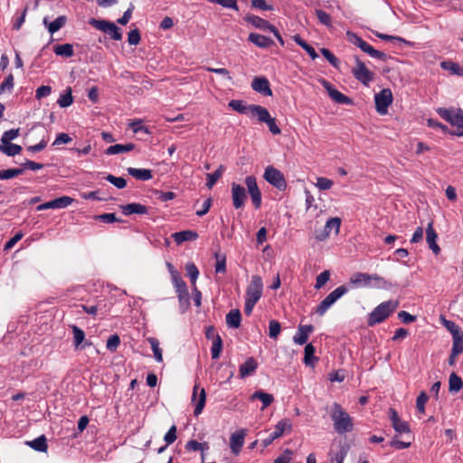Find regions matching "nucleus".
<instances>
[{"label": "nucleus", "mask_w": 463, "mask_h": 463, "mask_svg": "<svg viewBox=\"0 0 463 463\" xmlns=\"http://www.w3.org/2000/svg\"><path fill=\"white\" fill-rule=\"evenodd\" d=\"M331 419L334 422L335 430L339 434L351 432L354 429L353 419L337 402L332 405Z\"/></svg>", "instance_id": "1"}, {"label": "nucleus", "mask_w": 463, "mask_h": 463, "mask_svg": "<svg viewBox=\"0 0 463 463\" xmlns=\"http://www.w3.org/2000/svg\"><path fill=\"white\" fill-rule=\"evenodd\" d=\"M397 307L398 302L395 301L388 300L382 302L370 313L367 319L368 326H373L383 322L394 312Z\"/></svg>", "instance_id": "2"}, {"label": "nucleus", "mask_w": 463, "mask_h": 463, "mask_svg": "<svg viewBox=\"0 0 463 463\" xmlns=\"http://www.w3.org/2000/svg\"><path fill=\"white\" fill-rule=\"evenodd\" d=\"M346 37L349 43L359 47L363 52H364L371 57L381 61L387 60V55L384 52L375 50L372 45H370L367 42L364 41L356 33L348 31L346 33Z\"/></svg>", "instance_id": "3"}, {"label": "nucleus", "mask_w": 463, "mask_h": 463, "mask_svg": "<svg viewBox=\"0 0 463 463\" xmlns=\"http://www.w3.org/2000/svg\"><path fill=\"white\" fill-rule=\"evenodd\" d=\"M438 113L443 119L458 128L455 135L463 137V111L461 109H439Z\"/></svg>", "instance_id": "4"}, {"label": "nucleus", "mask_w": 463, "mask_h": 463, "mask_svg": "<svg viewBox=\"0 0 463 463\" xmlns=\"http://www.w3.org/2000/svg\"><path fill=\"white\" fill-rule=\"evenodd\" d=\"M252 117L257 118L260 123L267 124L271 134L279 135L281 133L280 128L277 125L276 118L271 117L270 113L266 108L262 106L252 108Z\"/></svg>", "instance_id": "5"}, {"label": "nucleus", "mask_w": 463, "mask_h": 463, "mask_svg": "<svg viewBox=\"0 0 463 463\" xmlns=\"http://www.w3.org/2000/svg\"><path fill=\"white\" fill-rule=\"evenodd\" d=\"M89 24L95 29L109 34L112 40L120 41L122 39L120 28L112 22L91 18L90 19Z\"/></svg>", "instance_id": "6"}, {"label": "nucleus", "mask_w": 463, "mask_h": 463, "mask_svg": "<svg viewBox=\"0 0 463 463\" xmlns=\"http://www.w3.org/2000/svg\"><path fill=\"white\" fill-rule=\"evenodd\" d=\"M263 177L269 184L279 191H284L287 188L284 175L272 165L266 167Z\"/></svg>", "instance_id": "7"}, {"label": "nucleus", "mask_w": 463, "mask_h": 463, "mask_svg": "<svg viewBox=\"0 0 463 463\" xmlns=\"http://www.w3.org/2000/svg\"><path fill=\"white\" fill-rule=\"evenodd\" d=\"M352 73L358 81L365 86H368L374 78V73L357 57L355 58V66L352 69Z\"/></svg>", "instance_id": "8"}, {"label": "nucleus", "mask_w": 463, "mask_h": 463, "mask_svg": "<svg viewBox=\"0 0 463 463\" xmlns=\"http://www.w3.org/2000/svg\"><path fill=\"white\" fill-rule=\"evenodd\" d=\"M263 283L260 276H252L250 284L246 289L245 300L257 304L262 295Z\"/></svg>", "instance_id": "9"}, {"label": "nucleus", "mask_w": 463, "mask_h": 463, "mask_svg": "<svg viewBox=\"0 0 463 463\" xmlns=\"http://www.w3.org/2000/svg\"><path fill=\"white\" fill-rule=\"evenodd\" d=\"M392 93L390 89H383L374 96L375 109L380 115H385L388 107L392 103Z\"/></svg>", "instance_id": "10"}, {"label": "nucleus", "mask_w": 463, "mask_h": 463, "mask_svg": "<svg viewBox=\"0 0 463 463\" xmlns=\"http://www.w3.org/2000/svg\"><path fill=\"white\" fill-rule=\"evenodd\" d=\"M172 280L181 305L189 306V292L185 282L177 271H172Z\"/></svg>", "instance_id": "11"}, {"label": "nucleus", "mask_w": 463, "mask_h": 463, "mask_svg": "<svg viewBox=\"0 0 463 463\" xmlns=\"http://www.w3.org/2000/svg\"><path fill=\"white\" fill-rule=\"evenodd\" d=\"M245 184L247 186L249 194L250 196L252 204L255 209H259L261 205V192L258 186L255 176L248 175L245 178Z\"/></svg>", "instance_id": "12"}, {"label": "nucleus", "mask_w": 463, "mask_h": 463, "mask_svg": "<svg viewBox=\"0 0 463 463\" xmlns=\"http://www.w3.org/2000/svg\"><path fill=\"white\" fill-rule=\"evenodd\" d=\"M206 402V392L204 388H199V384L195 383L193 394H192V402L195 404L194 415L195 417L199 416Z\"/></svg>", "instance_id": "13"}, {"label": "nucleus", "mask_w": 463, "mask_h": 463, "mask_svg": "<svg viewBox=\"0 0 463 463\" xmlns=\"http://www.w3.org/2000/svg\"><path fill=\"white\" fill-rule=\"evenodd\" d=\"M231 192H232V205L235 209H241L245 205V202L247 199V193L246 189L237 184V183H232L231 185Z\"/></svg>", "instance_id": "14"}, {"label": "nucleus", "mask_w": 463, "mask_h": 463, "mask_svg": "<svg viewBox=\"0 0 463 463\" xmlns=\"http://www.w3.org/2000/svg\"><path fill=\"white\" fill-rule=\"evenodd\" d=\"M388 415L390 418V420L392 422V426L394 429V430L399 434H410L411 433V428L407 421L402 420L399 417L397 411L390 408L388 411Z\"/></svg>", "instance_id": "15"}, {"label": "nucleus", "mask_w": 463, "mask_h": 463, "mask_svg": "<svg viewBox=\"0 0 463 463\" xmlns=\"http://www.w3.org/2000/svg\"><path fill=\"white\" fill-rule=\"evenodd\" d=\"M324 88L327 90L329 97L338 104L351 105L353 104L352 99L345 96V94L335 89L330 82L326 80H322Z\"/></svg>", "instance_id": "16"}, {"label": "nucleus", "mask_w": 463, "mask_h": 463, "mask_svg": "<svg viewBox=\"0 0 463 463\" xmlns=\"http://www.w3.org/2000/svg\"><path fill=\"white\" fill-rule=\"evenodd\" d=\"M251 88L256 92H259L264 96H272V90L270 84L266 77H256L251 81Z\"/></svg>", "instance_id": "17"}, {"label": "nucleus", "mask_w": 463, "mask_h": 463, "mask_svg": "<svg viewBox=\"0 0 463 463\" xmlns=\"http://www.w3.org/2000/svg\"><path fill=\"white\" fill-rule=\"evenodd\" d=\"M246 436V430H240L233 432L230 438V447L232 452L238 455L244 444V439Z\"/></svg>", "instance_id": "18"}, {"label": "nucleus", "mask_w": 463, "mask_h": 463, "mask_svg": "<svg viewBox=\"0 0 463 463\" xmlns=\"http://www.w3.org/2000/svg\"><path fill=\"white\" fill-rule=\"evenodd\" d=\"M314 331V326L312 325H302L299 324L298 326V331L293 336V341L295 344L302 345L307 342L309 335Z\"/></svg>", "instance_id": "19"}, {"label": "nucleus", "mask_w": 463, "mask_h": 463, "mask_svg": "<svg viewBox=\"0 0 463 463\" xmlns=\"http://www.w3.org/2000/svg\"><path fill=\"white\" fill-rule=\"evenodd\" d=\"M438 234L433 228L432 222H429L428 227L426 229V241L429 245V248L433 251L435 255L439 254L440 248L437 244Z\"/></svg>", "instance_id": "20"}, {"label": "nucleus", "mask_w": 463, "mask_h": 463, "mask_svg": "<svg viewBox=\"0 0 463 463\" xmlns=\"http://www.w3.org/2000/svg\"><path fill=\"white\" fill-rule=\"evenodd\" d=\"M120 209L123 214L128 216L131 214H146L148 209L146 205L138 203H131L124 205H120Z\"/></svg>", "instance_id": "21"}, {"label": "nucleus", "mask_w": 463, "mask_h": 463, "mask_svg": "<svg viewBox=\"0 0 463 463\" xmlns=\"http://www.w3.org/2000/svg\"><path fill=\"white\" fill-rule=\"evenodd\" d=\"M229 108L232 109L241 113V114H249L252 117V108L254 107H261L260 105H246L243 100L241 99H232L228 103Z\"/></svg>", "instance_id": "22"}, {"label": "nucleus", "mask_w": 463, "mask_h": 463, "mask_svg": "<svg viewBox=\"0 0 463 463\" xmlns=\"http://www.w3.org/2000/svg\"><path fill=\"white\" fill-rule=\"evenodd\" d=\"M248 41L260 48H269L274 43L269 37L256 33H250Z\"/></svg>", "instance_id": "23"}, {"label": "nucleus", "mask_w": 463, "mask_h": 463, "mask_svg": "<svg viewBox=\"0 0 463 463\" xmlns=\"http://www.w3.org/2000/svg\"><path fill=\"white\" fill-rule=\"evenodd\" d=\"M245 20L251 24L255 28H258V29H260V30H263V31H271V29H273L274 25H272L271 24H269V21L263 19V18H260L257 15H253V14H248L246 17H245Z\"/></svg>", "instance_id": "24"}, {"label": "nucleus", "mask_w": 463, "mask_h": 463, "mask_svg": "<svg viewBox=\"0 0 463 463\" xmlns=\"http://www.w3.org/2000/svg\"><path fill=\"white\" fill-rule=\"evenodd\" d=\"M73 334V345L76 349H83L86 345H90V343L84 342L85 340V333L79 326L72 325L71 326Z\"/></svg>", "instance_id": "25"}, {"label": "nucleus", "mask_w": 463, "mask_h": 463, "mask_svg": "<svg viewBox=\"0 0 463 463\" xmlns=\"http://www.w3.org/2000/svg\"><path fill=\"white\" fill-rule=\"evenodd\" d=\"M172 237L176 244L180 245L184 241H195L198 238V233L191 230H186L175 232L172 234Z\"/></svg>", "instance_id": "26"}, {"label": "nucleus", "mask_w": 463, "mask_h": 463, "mask_svg": "<svg viewBox=\"0 0 463 463\" xmlns=\"http://www.w3.org/2000/svg\"><path fill=\"white\" fill-rule=\"evenodd\" d=\"M258 367V363L253 357H249L240 366V376L241 378H245L252 374Z\"/></svg>", "instance_id": "27"}, {"label": "nucleus", "mask_w": 463, "mask_h": 463, "mask_svg": "<svg viewBox=\"0 0 463 463\" xmlns=\"http://www.w3.org/2000/svg\"><path fill=\"white\" fill-rule=\"evenodd\" d=\"M439 321L441 325L451 334L452 337L463 335L460 326L454 321L447 319L443 315L439 316Z\"/></svg>", "instance_id": "28"}, {"label": "nucleus", "mask_w": 463, "mask_h": 463, "mask_svg": "<svg viewBox=\"0 0 463 463\" xmlns=\"http://www.w3.org/2000/svg\"><path fill=\"white\" fill-rule=\"evenodd\" d=\"M127 171L128 175L137 180L147 181L153 177L152 171L150 169L128 167Z\"/></svg>", "instance_id": "29"}, {"label": "nucleus", "mask_w": 463, "mask_h": 463, "mask_svg": "<svg viewBox=\"0 0 463 463\" xmlns=\"http://www.w3.org/2000/svg\"><path fill=\"white\" fill-rule=\"evenodd\" d=\"M292 430V424L290 420L288 419H283L279 420L276 426L275 430L271 434L273 435V438H279L281 437L285 432H290Z\"/></svg>", "instance_id": "30"}, {"label": "nucleus", "mask_w": 463, "mask_h": 463, "mask_svg": "<svg viewBox=\"0 0 463 463\" xmlns=\"http://www.w3.org/2000/svg\"><path fill=\"white\" fill-rule=\"evenodd\" d=\"M67 22V17L65 15H61L57 17L53 22L48 24V18H43V24L48 25V31L51 34L58 32L61 28H62Z\"/></svg>", "instance_id": "31"}, {"label": "nucleus", "mask_w": 463, "mask_h": 463, "mask_svg": "<svg viewBox=\"0 0 463 463\" xmlns=\"http://www.w3.org/2000/svg\"><path fill=\"white\" fill-rule=\"evenodd\" d=\"M134 148H135V145L133 143L116 144V145L109 146L106 149L105 153L107 155H117V154L130 152Z\"/></svg>", "instance_id": "32"}, {"label": "nucleus", "mask_w": 463, "mask_h": 463, "mask_svg": "<svg viewBox=\"0 0 463 463\" xmlns=\"http://www.w3.org/2000/svg\"><path fill=\"white\" fill-rule=\"evenodd\" d=\"M241 315L239 309H232L226 315V324L229 327L238 328L241 326Z\"/></svg>", "instance_id": "33"}, {"label": "nucleus", "mask_w": 463, "mask_h": 463, "mask_svg": "<svg viewBox=\"0 0 463 463\" xmlns=\"http://www.w3.org/2000/svg\"><path fill=\"white\" fill-rule=\"evenodd\" d=\"M251 400H260L262 402L261 410L269 407L274 401L272 394L264 392L263 391H256L250 397Z\"/></svg>", "instance_id": "34"}, {"label": "nucleus", "mask_w": 463, "mask_h": 463, "mask_svg": "<svg viewBox=\"0 0 463 463\" xmlns=\"http://www.w3.org/2000/svg\"><path fill=\"white\" fill-rule=\"evenodd\" d=\"M26 444L39 452H46L48 449L47 439L44 435H42L31 441H27Z\"/></svg>", "instance_id": "35"}, {"label": "nucleus", "mask_w": 463, "mask_h": 463, "mask_svg": "<svg viewBox=\"0 0 463 463\" xmlns=\"http://www.w3.org/2000/svg\"><path fill=\"white\" fill-rule=\"evenodd\" d=\"M224 171H225L224 165H220L214 172L207 174L206 175V179H207L206 186L209 189H212L213 187V185L216 184V182L222 177Z\"/></svg>", "instance_id": "36"}, {"label": "nucleus", "mask_w": 463, "mask_h": 463, "mask_svg": "<svg viewBox=\"0 0 463 463\" xmlns=\"http://www.w3.org/2000/svg\"><path fill=\"white\" fill-rule=\"evenodd\" d=\"M348 291V288L342 285L329 293L324 299L328 302L330 306L335 304L336 300H338L342 296H344Z\"/></svg>", "instance_id": "37"}, {"label": "nucleus", "mask_w": 463, "mask_h": 463, "mask_svg": "<svg viewBox=\"0 0 463 463\" xmlns=\"http://www.w3.org/2000/svg\"><path fill=\"white\" fill-rule=\"evenodd\" d=\"M370 276H371V274L357 272V273H354L351 277L350 282L355 286H362V285L370 286L371 285V277Z\"/></svg>", "instance_id": "38"}, {"label": "nucleus", "mask_w": 463, "mask_h": 463, "mask_svg": "<svg viewBox=\"0 0 463 463\" xmlns=\"http://www.w3.org/2000/svg\"><path fill=\"white\" fill-rule=\"evenodd\" d=\"M4 141L5 140L2 139V153L7 155L8 156H14L21 153L23 149L21 146Z\"/></svg>", "instance_id": "39"}, {"label": "nucleus", "mask_w": 463, "mask_h": 463, "mask_svg": "<svg viewBox=\"0 0 463 463\" xmlns=\"http://www.w3.org/2000/svg\"><path fill=\"white\" fill-rule=\"evenodd\" d=\"M315 352L316 349L312 344L306 345L304 350V363L306 365L313 366L315 362L318 360V358L315 356Z\"/></svg>", "instance_id": "40"}, {"label": "nucleus", "mask_w": 463, "mask_h": 463, "mask_svg": "<svg viewBox=\"0 0 463 463\" xmlns=\"http://www.w3.org/2000/svg\"><path fill=\"white\" fill-rule=\"evenodd\" d=\"M53 51L56 55L70 58L73 56V46L71 43L55 45Z\"/></svg>", "instance_id": "41"}, {"label": "nucleus", "mask_w": 463, "mask_h": 463, "mask_svg": "<svg viewBox=\"0 0 463 463\" xmlns=\"http://www.w3.org/2000/svg\"><path fill=\"white\" fill-rule=\"evenodd\" d=\"M463 387V382L456 373H452L449 378V390L452 392H459Z\"/></svg>", "instance_id": "42"}, {"label": "nucleus", "mask_w": 463, "mask_h": 463, "mask_svg": "<svg viewBox=\"0 0 463 463\" xmlns=\"http://www.w3.org/2000/svg\"><path fill=\"white\" fill-rule=\"evenodd\" d=\"M146 340L151 345L155 359L159 363L162 362L163 354H162V349L159 346V345H160L159 340L156 337H148Z\"/></svg>", "instance_id": "43"}, {"label": "nucleus", "mask_w": 463, "mask_h": 463, "mask_svg": "<svg viewBox=\"0 0 463 463\" xmlns=\"http://www.w3.org/2000/svg\"><path fill=\"white\" fill-rule=\"evenodd\" d=\"M222 350V340L219 335H216L211 347V354L213 359H218Z\"/></svg>", "instance_id": "44"}, {"label": "nucleus", "mask_w": 463, "mask_h": 463, "mask_svg": "<svg viewBox=\"0 0 463 463\" xmlns=\"http://www.w3.org/2000/svg\"><path fill=\"white\" fill-rule=\"evenodd\" d=\"M214 258L216 259L215 272L216 273H224L226 271V256H225V254L217 251L214 253Z\"/></svg>", "instance_id": "45"}, {"label": "nucleus", "mask_w": 463, "mask_h": 463, "mask_svg": "<svg viewBox=\"0 0 463 463\" xmlns=\"http://www.w3.org/2000/svg\"><path fill=\"white\" fill-rule=\"evenodd\" d=\"M371 282L373 281L374 282V287L378 288H384V289H389L391 288H392V283L384 279L383 277H380L379 275L377 274H371Z\"/></svg>", "instance_id": "46"}, {"label": "nucleus", "mask_w": 463, "mask_h": 463, "mask_svg": "<svg viewBox=\"0 0 463 463\" xmlns=\"http://www.w3.org/2000/svg\"><path fill=\"white\" fill-rule=\"evenodd\" d=\"M340 226H341V219L339 217H334V218H330L329 220H327V222H326V225H325V229L329 233L331 232L332 230H334L335 233L338 234Z\"/></svg>", "instance_id": "47"}, {"label": "nucleus", "mask_w": 463, "mask_h": 463, "mask_svg": "<svg viewBox=\"0 0 463 463\" xmlns=\"http://www.w3.org/2000/svg\"><path fill=\"white\" fill-rule=\"evenodd\" d=\"M315 13L320 24L326 25V27L332 26V18L329 14L321 9H316Z\"/></svg>", "instance_id": "48"}, {"label": "nucleus", "mask_w": 463, "mask_h": 463, "mask_svg": "<svg viewBox=\"0 0 463 463\" xmlns=\"http://www.w3.org/2000/svg\"><path fill=\"white\" fill-rule=\"evenodd\" d=\"M73 101L71 88H68L66 92L61 94L58 99V104L61 108L69 107Z\"/></svg>", "instance_id": "49"}, {"label": "nucleus", "mask_w": 463, "mask_h": 463, "mask_svg": "<svg viewBox=\"0 0 463 463\" xmlns=\"http://www.w3.org/2000/svg\"><path fill=\"white\" fill-rule=\"evenodd\" d=\"M281 331L280 323L277 320H271L269 324V336L276 339Z\"/></svg>", "instance_id": "50"}, {"label": "nucleus", "mask_w": 463, "mask_h": 463, "mask_svg": "<svg viewBox=\"0 0 463 463\" xmlns=\"http://www.w3.org/2000/svg\"><path fill=\"white\" fill-rule=\"evenodd\" d=\"M185 270H186L187 276L191 279V282L193 284H194L199 276V270H198L197 267L195 266L194 263L189 262L185 266Z\"/></svg>", "instance_id": "51"}, {"label": "nucleus", "mask_w": 463, "mask_h": 463, "mask_svg": "<svg viewBox=\"0 0 463 463\" xmlns=\"http://www.w3.org/2000/svg\"><path fill=\"white\" fill-rule=\"evenodd\" d=\"M452 348L451 352L454 354H460L463 352V335L456 337H452Z\"/></svg>", "instance_id": "52"}, {"label": "nucleus", "mask_w": 463, "mask_h": 463, "mask_svg": "<svg viewBox=\"0 0 463 463\" xmlns=\"http://www.w3.org/2000/svg\"><path fill=\"white\" fill-rule=\"evenodd\" d=\"M105 179L118 189H122L127 185V181L123 177H117L113 175L109 174L105 177Z\"/></svg>", "instance_id": "53"}, {"label": "nucleus", "mask_w": 463, "mask_h": 463, "mask_svg": "<svg viewBox=\"0 0 463 463\" xmlns=\"http://www.w3.org/2000/svg\"><path fill=\"white\" fill-rule=\"evenodd\" d=\"M119 345H120V338L117 334H115V335H111L108 338L106 347L108 350H109L111 352H115L118 349V347L119 346Z\"/></svg>", "instance_id": "54"}, {"label": "nucleus", "mask_w": 463, "mask_h": 463, "mask_svg": "<svg viewBox=\"0 0 463 463\" xmlns=\"http://www.w3.org/2000/svg\"><path fill=\"white\" fill-rule=\"evenodd\" d=\"M429 400V396L425 392H421L416 400V409L420 413L425 411V404Z\"/></svg>", "instance_id": "55"}, {"label": "nucleus", "mask_w": 463, "mask_h": 463, "mask_svg": "<svg viewBox=\"0 0 463 463\" xmlns=\"http://www.w3.org/2000/svg\"><path fill=\"white\" fill-rule=\"evenodd\" d=\"M55 209L66 208L71 205L73 199L70 196H61L53 200Z\"/></svg>", "instance_id": "56"}, {"label": "nucleus", "mask_w": 463, "mask_h": 463, "mask_svg": "<svg viewBox=\"0 0 463 463\" xmlns=\"http://www.w3.org/2000/svg\"><path fill=\"white\" fill-rule=\"evenodd\" d=\"M24 173L23 166L18 168H11L6 170H2V180L3 179H11Z\"/></svg>", "instance_id": "57"}, {"label": "nucleus", "mask_w": 463, "mask_h": 463, "mask_svg": "<svg viewBox=\"0 0 463 463\" xmlns=\"http://www.w3.org/2000/svg\"><path fill=\"white\" fill-rule=\"evenodd\" d=\"M329 279H330V271L324 270L317 277L315 288L317 289L321 288L329 280Z\"/></svg>", "instance_id": "58"}, {"label": "nucleus", "mask_w": 463, "mask_h": 463, "mask_svg": "<svg viewBox=\"0 0 463 463\" xmlns=\"http://www.w3.org/2000/svg\"><path fill=\"white\" fill-rule=\"evenodd\" d=\"M176 431H177L176 426L173 425L168 430V431L165 433V435L164 437V440L165 441L166 446L171 445L172 443H174L176 440V439H177Z\"/></svg>", "instance_id": "59"}, {"label": "nucleus", "mask_w": 463, "mask_h": 463, "mask_svg": "<svg viewBox=\"0 0 463 463\" xmlns=\"http://www.w3.org/2000/svg\"><path fill=\"white\" fill-rule=\"evenodd\" d=\"M141 40L140 32L135 28L128 34V42L130 45H137Z\"/></svg>", "instance_id": "60"}, {"label": "nucleus", "mask_w": 463, "mask_h": 463, "mask_svg": "<svg viewBox=\"0 0 463 463\" xmlns=\"http://www.w3.org/2000/svg\"><path fill=\"white\" fill-rule=\"evenodd\" d=\"M334 182L326 177H317L316 185L320 190H329L332 188Z\"/></svg>", "instance_id": "61"}, {"label": "nucleus", "mask_w": 463, "mask_h": 463, "mask_svg": "<svg viewBox=\"0 0 463 463\" xmlns=\"http://www.w3.org/2000/svg\"><path fill=\"white\" fill-rule=\"evenodd\" d=\"M320 52L331 65H333L334 67L338 66V59L328 49L322 48Z\"/></svg>", "instance_id": "62"}, {"label": "nucleus", "mask_w": 463, "mask_h": 463, "mask_svg": "<svg viewBox=\"0 0 463 463\" xmlns=\"http://www.w3.org/2000/svg\"><path fill=\"white\" fill-rule=\"evenodd\" d=\"M155 194L156 195V199L161 202H167L175 198V194L174 192H163L156 190Z\"/></svg>", "instance_id": "63"}, {"label": "nucleus", "mask_w": 463, "mask_h": 463, "mask_svg": "<svg viewBox=\"0 0 463 463\" xmlns=\"http://www.w3.org/2000/svg\"><path fill=\"white\" fill-rule=\"evenodd\" d=\"M293 451L287 449L281 456L274 460V463H291Z\"/></svg>", "instance_id": "64"}]
</instances>
